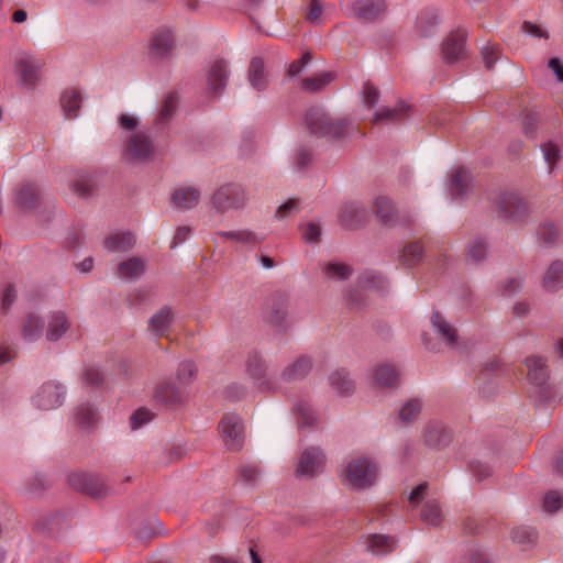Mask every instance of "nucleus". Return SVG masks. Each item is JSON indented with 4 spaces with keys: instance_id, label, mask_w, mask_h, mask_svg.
<instances>
[{
    "instance_id": "1",
    "label": "nucleus",
    "mask_w": 563,
    "mask_h": 563,
    "mask_svg": "<svg viewBox=\"0 0 563 563\" xmlns=\"http://www.w3.org/2000/svg\"><path fill=\"white\" fill-rule=\"evenodd\" d=\"M341 483L351 489L362 490L372 487L378 476V465L367 456L347 459L338 472Z\"/></svg>"
},
{
    "instance_id": "2",
    "label": "nucleus",
    "mask_w": 563,
    "mask_h": 563,
    "mask_svg": "<svg viewBox=\"0 0 563 563\" xmlns=\"http://www.w3.org/2000/svg\"><path fill=\"white\" fill-rule=\"evenodd\" d=\"M306 123L317 136L343 140L356 131L355 124L346 118H333L321 108H311L307 112Z\"/></svg>"
},
{
    "instance_id": "3",
    "label": "nucleus",
    "mask_w": 563,
    "mask_h": 563,
    "mask_svg": "<svg viewBox=\"0 0 563 563\" xmlns=\"http://www.w3.org/2000/svg\"><path fill=\"white\" fill-rule=\"evenodd\" d=\"M249 197L245 188L239 184L230 183L219 187L211 197V209L219 214L229 211L242 210L247 203Z\"/></svg>"
},
{
    "instance_id": "4",
    "label": "nucleus",
    "mask_w": 563,
    "mask_h": 563,
    "mask_svg": "<svg viewBox=\"0 0 563 563\" xmlns=\"http://www.w3.org/2000/svg\"><path fill=\"white\" fill-rule=\"evenodd\" d=\"M245 372L254 386L262 391H274L280 387L279 380L268 374L264 358L256 351L249 352Z\"/></svg>"
},
{
    "instance_id": "5",
    "label": "nucleus",
    "mask_w": 563,
    "mask_h": 563,
    "mask_svg": "<svg viewBox=\"0 0 563 563\" xmlns=\"http://www.w3.org/2000/svg\"><path fill=\"white\" fill-rule=\"evenodd\" d=\"M227 449L238 451L244 443V423L236 413H225L218 426Z\"/></svg>"
},
{
    "instance_id": "6",
    "label": "nucleus",
    "mask_w": 563,
    "mask_h": 563,
    "mask_svg": "<svg viewBox=\"0 0 563 563\" xmlns=\"http://www.w3.org/2000/svg\"><path fill=\"white\" fill-rule=\"evenodd\" d=\"M65 388L57 382L44 383L33 395L32 404L42 410H52L64 404Z\"/></svg>"
},
{
    "instance_id": "7",
    "label": "nucleus",
    "mask_w": 563,
    "mask_h": 563,
    "mask_svg": "<svg viewBox=\"0 0 563 563\" xmlns=\"http://www.w3.org/2000/svg\"><path fill=\"white\" fill-rule=\"evenodd\" d=\"M501 217L511 221H520L528 214L527 203L512 192H503L496 200Z\"/></svg>"
},
{
    "instance_id": "8",
    "label": "nucleus",
    "mask_w": 563,
    "mask_h": 563,
    "mask_svg": "<svg viewBox=\"0 0 563 563\" xmlns=\"http://www.w3.org/2000/svg\"><path fill=\"white\" fill-rule=\"evenodd\" d=\"M154 153V143L144 132H136L128 140L124 157L132 162H143Z\"/></svg>"
},
{
    "instance_id": "9",
    "label": "nucleus",
    "mask_w": 563,
    "mask_h": 563,
    "mask_svg": "<svg viewBox=\"0 0 563 563\" xmlns=\"http://www.w3.org/2000/svg\"><path fill=\"white\" fill-rule=\"evenodd\" d=\"M68 481L73 488L91 497H102L108 492L102 478L95 474L74 473Z\"/></svg>"
},
{
    "instance_id": "10",
    "label": "nucleus",
    "mask_w": 563,
    "mask_h": 563,
    "mask_svg": "<svg viewBox=\"0 0 563 563\" xmlns=\"http://www.w3.org/2000/svg\"><path fill=\"white\" fill-rule=\"evenodd\" d=\"M42 63L34 56L21 53L15 59V74L26 87H34L40 79Z\"/></svg>"
},
{
    "instance_id": "11",
    "label": "nucleus",
    "mask_w": 563,
    "mask_h": 563,
    "mask_svg": "<svg viewBox=\"0 0 563 563\" xmlns=\"http://www.w3.org/2000/svg\"><path fill=\"white\" fill-rule=\"evenodd\" d=\"M324 463L325 457L322 450L319 448H309L301 453L296 473L299 476H316L323 471Z\"/></svg>"
},
{
    "instance_id": "12",
    "label": "nucleus",
    "mask_w": 563,
    "mask_h": 563,
    "mask_svg": "<svg viewBox=\"0 0 563 563\" xmlns=\"http://www.w3.org/2000/svg\"><path fill=\"white\" fill-rule=\"evenodd\" d=\"M372 379L378 389H394L399 386L400 373L393 364L383 363L374 368Z\"/></svg>"
},
{
    "instance_id": "13",
    "label": "nucleus",
    "mask_w": 563,
    "mask_h": 563,
    "mask_svg": "<svg viewBox=\"0 0 563 563\" xmlns=\"http://www.w3.org/2000/svg\"><path fill=\"white\" fill-rule=\"evenodd\" d=\"M175 312L170 307H163L148 320V331L158 338H167L172 331Z\"/></svg>"
},
{
    "instance_id": "14",
    "label": "nucleus",
    "mask_w": 563,
    "mask_h": 563,
    "mask_svg": "<svg viewBox=\"0 0 563 563\" xmlns=\"http://www.w3.org/2000/svg\"><path fill=\"white\" fill-rule=\"evenodd\" d=\"M465 38L466 32L464 30H456L444 40L442 52L446 62L453 63L464 56Z\"/></svg>"
},
{
    "instance_id": "15",
    "label": "nucleus",
    "mask_w": 563,
    "mask_h": 563,
    "mask_svg": "<svg viewBox=\"0 0 563 563\" xmlns=\"http://www.w3.org/2000/svg\"><path fill=\"white\" fill-rule=\"evenodd\" d=\"M528 379L541 390L547 389L549 372L544 361L539 356H529L525 360Z\"/></svg>"
},
{
    "instance_id": "16",
    "label": "nucleus",
    "mask_w": 563,
    "mask_h": 563,
    "mask_svg": "<svg viewBox=\"0 0 563 563\" xmlns=\"http://www.w3.org/2000/svg\"><path fill=\"white\" fill-rule=\"evenodd\" d=\"M155 398L159 402L169 406H177L185 401L187 394L179 384L176 385L173 382H164L157 386L155 390Z\"/></svg>"
},
{
    "instance_id": "17",
    "label": "nucleus",
    "mask_w": 563,
    "mask_h": 563,
    "mask_svg": "<svg viewBox=\"0 0 563 563\" xmlns=\"http://www.w3.org/2000/svg\"><path fill=\"white\" fill-rule=\"evenodd\" d=\"M200 198V190L191 186L178 187L172 192V202L179 210L192 209L199 203Z\"/></svg>"
},
{
    "instance_id": "18",
    "label": "nucleus",
    "mask_w": 563,
    "mask_h": 563,
    "mask_svg": "<svg viewBox=\"0 0 563 563\" xmlns=\"http://www.w3.org/2000/svg\"><path fill=\"white\" fill-rule=\"evenodd\" d=\"M312 368V360L309 356H299L280 373L279 380L285 383L303 379Z\"/></svg>"
},
{
    "instance_id": "19",
    "label": "nucleus",
    "mask_w": 563,
    "mask_h": 563,
    "mask_svg": "<svg viewBox=\"0 0 563 563\" xmlns=\"http://www.w3.org/2000/svg\"><path fill=\"white\" fill-rule=\"evenodd\" d=\"M366 219V211L357 202H345L339 212L340 222L350 229L357 228Z\"/></svg>"
},
{
    "instance_id": "20",
    "label": "nucleus",
    "mask_w": 563,
    "mask_h": 563,
    "mask_svg": "<svg viewBox=\"0 0 563 563\" xmlns=\"http://www.w3.org/2000/svg\"><path fill=\"white\" fill-rule=\"evenodd\" d=\"M451 434L441 422H430L423 431V442L430 448H440L450 442Z\"/></svg>"
},
{
    "instance_id": "21",
    "label": "nucleus",
    "mask_w": 563,
    "mask_h": 563,
    "mask_svg": "<svg viewBox=\"0 0 563 563\" xmlns=\"http://www.w3.org/2000/svg\"><path fill=\"white\" fill-rule=\"evenodd\" d=\"M229 77L228 65L224 60H216L208 73V89L211 93L221 92Z\"/></svg>"
},
{
    "instance_id": "22",
    "label": "nucleus",
    "mask_w": 563,
    "mask_h": 563,
    "mask_svg": "<svg viewBox=\"0 0 563 563\" xmlns=\"http://www.w3.org/2000/svg\"><path fill=\"white\" fill-rule=\"evenodd\" d=\"M70 328V321L63 311L53 312L47 322L46 339L51 342L58 341Z\"/></svg>"
},
{
    "instance_id": "23",
    "label": "nucleus",
    "mask_w": 563,
    "mask_h": 563,
    "mask_svg": "<svg viewBox=\"0 0 563 563\" xmlns=\"http://www.w3.org/2000/svg\"><path fill=\"white\" fill-rule=\"evenodd\" d=\"M431 324L445 345H456V329L450 322H448L443 316H441L439 312H434L431 317Z\"/></svg>"
},
{
    "instance_id": "24",
    "label": "nucleus",
    "mask_w": 563,
    "mask_h": 563,
    "mask_svg": "<svg viewBox=\"0 0 563 563\" xmlns=\"http://www.w3.org/2000/svg\"><path fill=\"white\" fill-rule=\"evenodd\" d=\"M384 10V0H357L352 4V13L363 20H373Z\"/></svg>"
},
{
    "instance_id": "25",
    "label": "nucleus",
    "mask_w": 563,
    "mask_h": 563,
    "mask_svg": "<svg viewBox=\"0 0 563 563\" xmlns=\"http://www.w3.org/2000/svg\"><path fill=\"white\" fill-rule=\"evenodd\" d=\"M82 93L77 88L66 89L60 97V107L66 119H75L81 108Z\"/></svg>"
},
{
    "instance_id": "26",
    "label": "nucleus",
    "mask_w": 563,
    "mask_h": 563,
    "mask_svg": "<svg viewBox=\"0 0 563 563\" xmlns=\"http://www.w3.org/2000/svg\"><path fill=\"white\" fill-rule=\"evenodd\" d=\"M75 422L84 430H90L97 427L99 413L90 404H80L74 411Z\"/></svg>"
},
{
    "instance_id": "27",
    "label": "nucleus",
    "mask_w": 563,
    "mask_h": 563,
    "mask_svg": "<svg viewBox=\"0 0 563 563\" xmlns=\"http://www.w3.org/2000/svg\"><path fill=\"white\" fill-rule=\"evenodd\" d=\"M41 199V190L34 184H24L18 191L16 205L24 210L34 209Z\"/></svg>"
},
{
    "instance_id": "28",
    "label": "nucleus",
    "mask_w": 563,
    "mask_h": 563,
    "mask_svg": "<svg viewBox=\"0 0 563 563\" xmlns=\"http://www.w3.org/2000/svg\"><path fill=\"white\" fill-rule=\"evenodd\" d=\"M249 81L257 90H264L268 85L267 74L264 69V62L260 57L252 58L249 67Z\"/></svg>"
},
{
    "instance_id": "29",
    "label": "nucleus",
    "mask_w": 563,
    "mask_h": 563,
    "mask_svg": "<svg viewBox=\"0 0 563 563\" xmlns=\"http://www.w3.org/2000/svg\"><path fill=\"white\" fill-rule=\"evenodd\" d=\"M144 262L139 257H130L118 265V276L122 279L133 280L141 277L144 273Z\"/></svg>"
},
{
    "instance_id": "30",
    "label": "nucleus",
    "mask_w": 563,
    "mask_h": 563,
    "mask_svg": "<svg viewBox=\"0 0 563 563\" xmlns=\"http://www.w3.org/2000/svg\"><path fill=\"white\" fill-rule=\"evenodd\" d=\"M396 548L394 538L385 534H371L366 538V549L373 554H386Z\"/></svg>"
},
{
    "instance_id": "31",
    "label": "nucleus",
    "mask_w": 563,
    "mask_h": 563,
    "mask_svg": "<svg viewBox=\"0 0 563 563\" xmlns=\"http://www.w3.org/2000/svg\"><path fill=\"white\" fill-rule=\"evenodd\" d=\"M135 243V238L131 232H122L109 235L104 240V247L110 252H126Z\"/></svg>"
},
{
    "instance_id": "32",
    "label": "nucleus",
    "mask_w": 563,
    "mask_h": 563,
    "mask_svg": "<svg viewBox=\"0 0 563 563\" xmlns=\"http://www.w3.org/2000/svg\"><path fill=\"white\" fill-rule=\"evenodd\" d=\"M563 287V263L553 262L545 272L543 288L548 291H556Z\"/></svg>"
},
{
    "instance_id": "33",
    "label": "nucleus",
    "mask_w": 563,
    "mask_h": 563,
    "mask_svg": "<svg viewBox=\"0 0 563 563\" xmlns=\"http://www.w3.org/2000/svg\"><path fill=\"white\" fill-rule=\"evenodd\" d=\"M216 236L232 240L244 245H256L264 240V236H260L251 230L220 231L216 233Z\"/></svg>"
},
{
    "instance_id": "34",
    "label": "nucleus",
    "mask_w": 563,
    "mask_h": 563,
    "mask_svg": "<svg viewBox=\"0 0 563 563\" xmlns=\"http://www.w3.org/2000/svg\"><path fill=\"white\" fill-rule=\"evenodd\" d=\"M152 48L159 56H165L174 47V36L170 30L162 29L155 32L151 41Z\"/></svg>"
},
{
    "instance_id": "35",
    "label": "nucleus",
    "mask_w": 563,
    "mask_h": 563,
    "mask_svg": "<svg viewBox=\"0 0 563 563\" xmlns=\"http://www.w3.org/2000/svg\"><path fill=\"white\" fill-rule=\"evenodd\" d=\"M42 332V319L34 313H29L22 322V338L25 341L34 342L41 338Z\"/></svg>"
},
{
    "instance_id": "36",
    "label": "nucleus",
    "mask_w": 563,
    "mask_h": 563,
    "mask_svg": "<svg viewBox=\"0 0 563 563\" xmlns=\"http://www.w3.org/2000/svg\"><path fill=\"white\" fill-rule=\"evenodd\" d=\"M330 386L340 395H350L354 390V383L344 369L334 371L329 376Z\"/></svg>"
},
{
    "instance_id": "37",
    "label": "nucleus",
    "mask_w": 563,
    "mask_h": 563,
    "mask_svg": "<svg viewBox=\"0 0 563 563\" xmlns=\"http://www.w3.org/2000/svg\"><path fill=\"white\" fill-rule=\"evenodd\" d=\"M95 188V180L88 173L80 172L76 174L70 184V190L78 197H88Z\"/></svg>"
},
{
    "instance_id": "38",
    "label": "nucleus",
    "mask_w": 563,
    "mask_h": 563,
    "mask_svg": "<svg viewBox=\"0 0 563 563\" xmlns=\"http://www.w3.org/2000/svg\"><path fill=\"white\" fill-rule=\"evenodd\" d=\"M410 107L404 102H400L394 108H384L380 111L375 113V122L386 121V122H395L404 119L409 111Z\"/></svg>"
},
{
    "instance_id": "39",
    "label": "nucleus",
    "mask_w": 563,
    "mask_h": 563,
    "mask_svg": "<svg viewBox=\"0 0 563 563\" xmlns=\"http://www.w3.org/2000/svg\"><path fill=\"white\" fill-rule=\"evenodd\" d=\"M421 519L430 526H438L443 520L442 510L435 499H428L421 510Z\"/></svg>"
},
{
    "instance_id": "40",
    "label": "nucleus",
    "mask_w": 563,
    "mask_h": 563,
    "mask_svg": "<svg viewBox=\"0 0 563 563\" xmlns=\"http://www.w3.org/2000/svg\"><path fill=\"white\" fill-rule=\"evenodd\" d=\"M468 181V172L464 167H457L451 176L450 190L452 195L456 197L463 196L466 192Z\"/></svg>"
},
{
    "instance_id": "41",
    "label": "nucleus",
    "mask_w": 563,
    "mask_h": 563,
    "mask_svg": "<svg viewBox=\"0 0 563 563\" xmlns=\"http://www.w3.org/2000/svg\"><path fill=\"white\" fill-rule=\"evenodd\" d=\"M322 274L328 279L342 280L347 278L352 271L350 266L340 262H329L321 265Z\"/></svg>"
},
{
    "instance_id": "42",
    "label": "nucleus",
    "mask_w": 563,
    "mask_h": 563,
    "mask_svg": "<svg viewBox=\"0 0 563 563\" xmlns=\"http://www.w3.org/2000/svg\"><path fill=\"white\" fill-rule=\"evenodd\" d=\"M423 255V247L418 242L407 244L400 255V262L406 266H413L419 263Z\"/></svg>"
},
{
    "instance_id": "43",
    "label": "nucleus",
    "mask_w": 563,
    "mask_h": 563,
    "mask_svg": "<svg viewBox=\"0 0 563 563\" xmlns=\"http://www.w3.org/2000/svg\"><path fill=\"white\" fill-rule=\"evenodd\" d=\"M374 209L380 220L390 224L394 221L395 209L391 201L387 197H378L374 202Z\"/></svg>"
},
{
    "instance_id": "44",
    "label": "nucleus",
    "mask_w": 563,
    "mask_h": 563,
    "mask_svg": "<svg viewBox=\"0 0 563 563\" xmlns=\"http://www.w3.org/2000/svg\"><path fill=\"white\" fill-rule=\"evenodd\" d=\"M197 375V367L191 361H184L178 365L176 378L178 384L184 388L188 386Z\"/></svg>"
},
{
    "instance_id": "45",
    "label": "nucleus",
    "mask_w": 563,
    "mask_h": 563,
    "mask_svg": "<svg viewBox=\"0 0 563 563\" xmlns=\"http://www.w3.org/2000/svg\"><path fill=\"white\" fill-rule=\"evenodd\" d=\"M268 321L279 329L287 328V307L284 302L273 303L268 316Z\"/></svg>"
},
{
    "instance_id": "46",
    "label": "nucleus",
    "mask_w": 563,
    "mask_h": 563,
    "mask_svg": "<svg viewBox=\"0 0 563 563\" xmlns=\"http://www.w3.org/2000/svg\"><path fill=\"white\" fill-rule=\"evenodd\" d=\"M334 79V74L332 71L322 73L318 76L306 78L302 80V87L306 90L318 91L325 87Z\"/></svg>"
},
{
    "instance_id": "47",
    "label": "nucleus",
    "mask_w": 563,
    "mask_h": 563,
    "mask_svg": "<svg viewBox=\"0 0 563 563\" xmlns=\"http://www.w3.org/2000/svg\"><path fill=\"white\" fill-rule=\"evenodd\" d=\"M298 424L300 427L313 426L317 421V415L311 406L307 402H300L296 407Z\"/></svg>"
},
{
    "instance_id": "48",
    "label": "nucleus",
    "mask_w": 563,
    "mask_h": 563,
    "mask_svg": "<svg viewBox=\"0 0 563 563\" xmlns=\"http://www.w3.org/2000/svg\"><path fill=\"white\" fill-rule=\"evenodd\" d=\"M420 411L421 404L418 400H408L399 410V419L405 423H409L418 418Z\"/></svg>"
},
{
    "instance_id": "49",
    "label": "nucleus",
    "mask_w": 563,
    "mask_h": 563,
    "mask_svg": "<svg viewBox=\"0 0 563 563\" xmlns=\"http://www.w3.org/2000/svg\"><path fill=\"white\" fill-rule=\"evenodd\" d=\"M545 163L548 164L549 172L554 169L556 162L561 156L560 146L554 142H548L541 147Z\"/></svg>"
},
{
    "instance_id": "50",
    "label": "nucleus",
    "mask_w": 563,
    "mask_h": 563,
    "mask_svg": "<svg viewBox=\"0 0 563 563\" xmlns=\"http://www.w3.org/2000/svg\"><path fill=\"white\" fill-rule=\"evenodd\" d=\"M486 243L481 238H474L467 245V258L473 262L482 261L486 255Z\"/></svg>"
},
{
    "instance_id": "51",
    "label": "nucleus",
    "mask_w": 563,
    "mask_h": 563,
    "mask_svg": "<svg viewBox=\"0 0 563 563\" xmlns=\"http://www.w3.org/2000/svg\"><path fill=\"white\" fill-rule=\"evenodd\" d=\"M384 279L374 273L366 272L358 277V284L363 289H383Z\"/></svg>"
},
{
    "instance_id": "52",
    "label": "nucleus",
    "mask_w": 563,
    "mask_h": 563,
    "mask_svg": "<svg viewBox=\"0 0 563 563\" xmlns=\"http://www.w3.org/2000/svg\"><path fill=\"white\" fill-rule=\"evenodd\" d=\"M302 240L307 243H317L321 236V229L314 222H308L300 228Z\"/></svg>"
},
{
    "instance_id": "53",
    "label": "nucleus",
    "mask_w": 563,
    "mask_h": 563,
    "mask_svg": "<svg viewBox=\"0 0 563 563\" xmlns=\"http://www.w3.org/2000/svg\"><path fill=\"white\" fill-rule=\"evenodd\" d=\"M240 478L249 485L255 484L260 477L261 472L254 464H244L239 470Z\"/></svg>"
},
{
    "instance_id": "54",
    "label": "nucleus",
    "mask_w": 563,
    "mask_h": 563,
    "mask_svg": "<svg viewBox=\"0 0 563 563\" xmlns=\"http://www.w3.org/2000/svg\"><path fill=\"white\" fill-rule=\"evenodd\" d=\"M481 55L485 66L490 69L499 57V51L495 44L486 43L481 47Z\"/></svg>"
},
{
    "instance_id": "55",
    "label": "nucleus",
    "mask_w": 563,
    "mask_h": 563,
    "mask_svg": "<svg viewBox=\"0 0 563 563\" xmlns=\"http://www.w3.org/2000/svg\"><path fill=\"white\" fill-rule=\"evenodd\" d=\"M563 505L562 495L559 492H549L543 498V508L548 512L559 510Z\"/></svg>"
},
{
    "instance_id": "56",
    "label": "nucleus",
    "mask_w": 563,
    "mask_h": 563,
    "mask_svg": "<svg viewBox=\"0 0 563 563\" xmlns=\"http://www.w3.org/2000/svg\"><path fill=\"white\" fill-rule=\"evenodd\" d=\"M152 419L153 413L145 408H141L130 417V424L131 428L135 430L150 422Z\"/></svg>"
},
{
    "instance_id": "57",
    "label": "nucleus",
    "mask_w": 563,
    "mask_h": 563,
    "mask_svg": "<svg viewBox=\"0 0 563 563\" xmlns=\"http://www.w3.org/2000/svg\"><path fill=\"white\" fill-rule=\"evenodd\" d=\"M176 98L174 96H168L162 106V109L158 113L157 120L158 122L163 123L169 120V118L173 115V113L176 110Z\"/></svg>"
},
{
    "instance_id": "58",
    "label": "nucleus",
    "mask_w": 563,
    "mask_h": 563,
    "mask_svg": "<svg viewBox=\"0 0 563 563\" xmlns=\"http://www.w3.org/2000/svg\"><path fill=\"white\" fill-rule=\"evenodd\" d=\"M16 290L13 285H8L1 295L0 298V309L2 312H7L12 303L15 301Z\"/></svg>"
},
{
    "instance_id": "59",
    "label": "nucleus",
    "mask_w": 563,
    "mask_h": 563,
    "mask_svg": "<svg viewBox=\"0 0 563 563\" xmlns=\"http://www.w3.org/2000/svg\"><path fill=\"white\" fill-rule=\"evenodd\" d=\"M538 235L544 243H552L558 236V230L553 224L544 223L540 225Z\"/></svg>"
},
{
    "instance_id": "60",
    "label": "nucleus",
    "mask_w": 563,
    "mask_h": 563,
    "mask_svg": "<svg viewBox=\"0 0 563 563\" xmlns=\"http://www.w3.org/2000/svg\"><path fill=\"white\" fill-rule=\"evenodd\" d=\"M427 489L428 484L422 483L410 492L408 501L412 508L417 507L419 503L427 496Z\"/></svg>"
},
{
    "instance_id": "61",
    "label": "nucleus",
    "mask_w": 563,
    "mask_h": 563,
    "mask_svg": "<svg viewBox=\"0 0 563 563\" xmlns=\"http://www.w3.org/2000/svg\"><path fill=\"white\" fill-rule=\"evenodd\" d=\"M15 354V349L0 336V365L11 361Z\"/></svg>"
},
{
    "instance_id": "62",
    "label": "nucleus",
    "mask_w": 563,
    "mask_h": 563,
    "mask_svg": "<svg viewBox=\"0 0 563 563\" xmlns=\"http://www.w3.org/2000/svg\"><path fill=\"white\" fill-rule=\"evenodd\" d=\"M84 380L91 386H98L103 380L102 373L96 367H89L84 373Z\"/></svg>"
},
{
    "instance_id": "63",
    "label": "nucleus",
    "mask_w": 563,
    "mask_h": 563,
    "mask_svg": "<svg viewBox=\"0 0 563 563\" xmlns=\"http://www.w3.org/2000/svg\"><path fill=\"white\" fill-rule=\"evenodd\" d=\"M378 90L371 84H365L363 88V99L366 106L373 107L378 101Z\"/></svg>"
},
{
    "instance_id": "64",
    "label": "nucleus",
    "mask_w": 563,
    "mask_h": 563,
    "mask_svg": "<svg viewBox=\"0 0 563 563\" xmlns=\"http://www.w3.org/2000/svg\"><path fill=\"white\" fill-rule=\"evenodd\" d=\"M296 210H297V200L290 199L287 202H285L278 207V209L276 210L275 217L278 220H283V219L289 217L290 214H292Z\"/></svg>"
}]
</instances>
